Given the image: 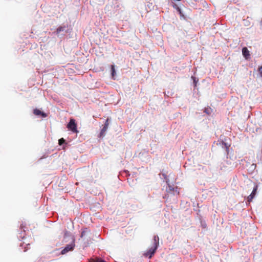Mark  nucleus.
Here are the masks:
<instances>
[{
  "instance_id": "6",
  "label": "nucleus",
  "mask_w": 262,
  "mask_h": 262,
  "mask_svg": "<svg viewBox=\"0 0 262 262\" xmlns=\"http://www.w3.org/2000/svg\"><path fill=\"white\" fill-rule=\"evenodd\" d=\"M33 113L34 115H35L36 116H41L42 117H46L47 116V114L45 113H43V112H41L40 110L37 109V108H35L34 110L33 111Z\"/></svg>"
},
{
  "instance_id": "4",
  "label": "nucleus",
  "mask_w": 262,
  "mask_h": 262,
  "mask_svg": "<svg viewBox=\"0 0 262 262\" xmlns=\"http://www.w3.org/2000/svg\"><path fill=\"white\" fill-rule=\"evenodd\" d=\"M258 188L257 185H256L253 189L252 193L248 196L247 200L249 202H250L252 201L253 199L255 196L257 190Z\"/></svg>"
},
{
  "instance_id": "12",
  "label": "nucleus",
  "mask_w": 262,
  "mask_h": 262,
  "mask_svg": "<svg viewBox=\"0 0 262 262\" xmlns=\"http://www.w3.org/2000/svg\"><path fill=\"white\" fill-rule=\"evenodd\" d=\"M211 111L210 108H206L204 110V112L206 113L207 114H210Z\"/></svg>"
},
{
  "instance_id": "8",
  "label": "nucleus",
  "mask_w": 262,
  "mask_h": 262,
  "mask_svg": "<svg viewBox=\"0 0 262 262\" xmlns=\"http://www.w3.org/2000/svg\"><path fill=\"white\" fill-rule=\"evenodd\" d=\"M90 262H105L104 260H102L99 258H95L91 259Z\"/></svg>"
},
{
  "instance_id": "11",
  "label": "nucleus",
  "mask_w": 262,
  "mask_h": 262,
  "mask_svg": "<svg viewBox=\"0 0 262 262\" xmlns=\"http://www.w3.org/2000/svg\"><path fill=\"white\" fill-rule=\"evenodd\" d=\"M66 142L65 140L63 138H61L58 141V144L59 145H62Z\"/></svg>"
},
{
  "instance_id": "14",
  "label": "nucleus",
  "mask_w": 262,
  "mask_h": 262,
  "mask_svg": "<svg viewBox=\"0 0 262 262\" xmlns=\"http://www.w3.org/2000/svg\"><path fill=\"white\" fill-rule=\"evenodd\" d=\"M20 228L23 230L24 232H25V228H27L26 227L25 225H23V224L20 225Z\"/></svg>"
},
{
  "instance_id": "3",
  "label": "nucleus",
  "mask_w": 262,
  "mask_h": 262,
  "mask_svg": "<svg viewBox=\"0 0 262 262\" xmlns=\"http://www.w3.org/2000/svg\"><path fill=\"white\" fill-rule=\"evenodd\" d=\"M67 127L72 131L73 133H77V125L75 123V121L74 119H71L69 122Z\"/></svg>"
},
{
  "instance_id": "5",
  "label": "nucleus",
  "mask_w": 262,
  "mask_h": 262,
  "mask_svg": "<svg viewBox=\"0 0 262 262\" xmlns=\"http://www.w3.org/2000/svg\"><path fill=\"white\" fill-rule=\"evenodd\" d=\"M108 121H109V119H107L105 122V123H104V125L103 128H102V129L101 130V132H100L101 136H103L105 134V132H106V130H107L108 126L109 125Z\"/></svg>"
},
{
  "instance_id": "1",
  "label": "nucleus",
  "mask_w": 262,
  "mask_h": 262,
  "mask_svg": "<svg viewBox=\"0 0 262 262\" xmlns=\"http://www.w3.org/2000/svg\"><path fill=\"white\" fill-rule=\"evenodd\" d=\"M154 247H151L148 250H147L146 252L144 253V256L147 257H148L149 258H151L152 256V255L155 254L156 252L158 245H159V238L158 236L155 235L154 236Z\"/></svg>"
},
{
  "instance_id": "2",
  "label": "nucleus",
  "mask_w": 262,
  "mask_h": 262,
  "mask_svg": "<svg viewBox=\"0 0 262 262\" xmlns=\"http://www.w3.org/2000/svg\"><path fill=\"white\" fill-rule=\"evenodd\" d=\"M75 247V240L73 239L72 242L68 245H67L64 249L61 251V254L63 255L67 253L68 252L73 251Z\"/></svg>"
},
{
  "instance_id": "10",
  "label": "nucleus",
  "mask_w": 262,
  "mask_h": 262,
  "mask_svg": "<svg viewBox=\"0 0 262 262\" xmlns=\"http://www.w3.org/2000/svg\"><path fill=\"white\" fill-rule=\"evenodd\" d=\"M111 71H112V75L113 77H114L115 75V66L114 65L111 66Z\"/></svg>"
},
{
  "instance_id": "9",
  "label": "nucleus",
  "mask_w": 262,
  "mask_h": 262,
  "mask_svg": "<svg viewBox=\"0 0 262 262\" xmlns=\"http://www.w3.org/2000/svg\"><path fill=\"white\" fill-rule=\"evenodd\" d=\"M64 29V27H63L61 26L59 27L56 30L57 34H58L61 31H63Z\"/></svg>"
},
{
  "instance_id": "16",
  "label": "nucleus",
  "mask_w": 262,
  "mask_h": 262,
  "mask_svg": "<svg viewBox=\"0 0 262 262\" xmlns=\"http://www.w3.org/2000/svg\"><path fill=\"white\" fill-rule=\"evenodd\" d=\"M226 148H227V149H229V148H228V146H226Z\"/></svg>"
},
{
  "instance_id": "13",
  "label": "nucleus",
  "mask_w": 262,
  "mask_h": 262,
  "mask_svg": "<svg viewBox=\"0 0 262 262\" xmlns=\"http://www.w3.org/2000/svg\"><path fill=\"white\" fill-rule=\"evenodd\" d=\"M258 72L261 77H262V66L258 68Z\"/></svg>"
},
{
  "instance_id": "7",
  "label": "nucleus",
  "mask_w": 262,
  "mask_h": 262,
  "mask_svg": "<svg viewBox=\"0 0 262 262\" xmlns=\"http://www.w3.org/2000/svg\"><path fill=\"white\" fill-rule=\"evenodd\" d=\"M242 53L246 59H248L250 56L249 51L246 47H244L243 48Z\"/></svg>"
},
{
  "instance_id": "15",
  "label": "nucleus",
  "mask_w": 262,
  "mask_h": 262,
  "mask_svg": "<svg viewBox=\"0 0 262 262\" xmlns=\"http://www.w3.org/2000/svg\"><path fill=\"white\" fill-rule=\"evenodd\" d=\"M83 234H84L83 232L81 233V236H82L83 235Z\"/></svg>"
}]
</instances>
